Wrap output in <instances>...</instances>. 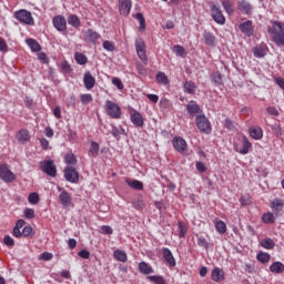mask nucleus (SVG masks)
I'll use <instances>...</instances> for the list:
<instances>
[{"mask_svg": "<svg viewBox=\"0 0 284 284\" xmlns=\"http://www.w3.org/2000/svg\"><path fill=\"white\" fill-rule=\"evenodd\" d=\"M267 32L271 34V39L274 43L284 47V23L282 21H271L267 27Z\"/></svg>", "mask_w": 284, "mask_h": 284, "instance_id": "1", "label": "nucleus"}, {"mask_svg": "<svg viewBox=\"0 0 284 284\" xmlns=\"http://www.w3.org/2000/svg\"><path fill=\"white\" fill-rule=\"evenodd\" d=\"M14 18L23 23V26H34V18H32V12L26 10V9H20L14 12Z\"/></svg>", "mask_w": 284, "mask_h": 284, "instance_id": "2", "label": "nucleus"}, {"mask_svg": "<svg viewBox=\"0 0 284 284\" xmlns=\"http://www.w3.org/2000/svg\"><path fill=\"white\" fill-rule=\"evenodd\" d=\"M196 128L203 134H211L212 133V124L210 120L205 115H197L195 119Z\"/></svg>", "mask_w": 284, "mask_h": 284, "instance_id": "3", "label": "nucleus"}, {"mask_svg": "<svg viewBox=\"0 0 284 284\" xmlns=\"http://www.w3.org/2000/svg\"><path fill=\"white\" fill-rule=\"evenodd\" d=\"M135 50L140 61H142L144 65H148V53L145 51V41H143V39L138 38L135 40Z\"/></svg>", "mask_w": 284, "mask_h": 284, "instance_id": "4", "label": "nucleus"}, {"mask_svg": "<svg viewBox=\"0 0 284 284\" xmlns=\"http://www.w3.org/2000/svg\"><path fill=\"white\" fill-rule=\"evenodd\" d=\"M211 17L215 23H219V26H225V16L223 14L221 7L211 4Z\"/></svg>", "mask_w": 284, "mask_h": 284, "instance_id": "5", "label": "nucleus"}, {"mask_svg": "<svg viewBox=\"0 0 284 284\" xmlns=\"http://www.w3.org/2000/svg\"><path fill=\"white\" fill-rule=\"evenodd\" d=\"M105 111L111 119H121V106L110 100L105 102Z\"/></svg>", "mask_w": 284, "mask_h": 284, "instance_id": "6", "label": "nucleus"}, {"mask_svg": "<svg viewBox=\"0 0 284 284\" xmlns=\"http://www.w3.org/2000/svg\"><path fill=\"white\" fill-rule=\"evenodd\" d=\"M0 179L4 183H12L13 181L17 180V175H14L12 173V171L10 170V168H8L7 164H1L0 165Z\"/></svg>", "mask_w": 284, "mask_h": 284, "instance_id": "7", "label": "nucleus"}, {"mask_svg": "<svg viewBox=\"0 0 284 284\" xmlns=\"http://www.w3.org/2000/svg\"><path fill=\"white\" fill-rule=\"evenodd\" d=\"M40 169L44 174H48V176H57V165H54L52 160L40 162Z\"/></svg>", "mask_w": 284, "mask_h": 284, "instance_id": "8", "label": "nucleus"}, {"mask_svg": "<svg viewBox=\"0 0 284 284\" xmlns=\"http://www.w3.org/2000/svg\"><path fill=\"white\" fill-rule=\"evenodd\" d=\"M64 179L69 183H79V172L72 165H68L64 169Z\"/></svg>", "mask_w": 284, "mask_h": 284, "instance_id": "9", "label": "nucleus"}, {"mask_svg": "<svg viewBox=\"0 0 284 284\" xmlns=\"http://www.w3.org/2000/svg\"><path fill=\"white\" fill-rule=\"evenodd\" d=\"M52 23L55 30H58V32H65V30L68 29V21L63 16L54 17Z\"/></svg>", "mask_w": 284, "mask_h": 284, "instance_id": "10", "label": "nucleus"}, {"mask_svg": "<svg viewBox=\"0 0 284 284\" xmlns=\"http://www.w3.org/2000/svg\"><path fill=\"white\" fill-rule=\"evenodd\" d=\"M120 14L128 17L130 10H132V0H119Z\"/></svg>", "mask_w": 284, "mask_h": 284, "instance_id": "11", "label": "nucleus"}, {"mask_svg": "<svg viewBox=\"0 0 284 284\" xmlns=\"http://www.w3.org/2000/svg\"><path fill=\"white\" fill-rule=\"evenodd\" d=\"M237 10L242 12V14H252V3L247 0H240L237 1Z\"/></svg>", "mask_w": 284, "mask_h": 284, "instance_id": "12", "label": "nucleus"}, {"mask_svg": "<svg viewBox=\"0 0 284 284\" xmlns=\"http://www.w3.org/2000/svg\"><path fill=\"white\" fill-rule=\"evenodd\" d=\"M240 30L245 37H252L254 34V27L252 26V20H247L240 24Z\"/></svg>", "mask_w": 284, "mask_h": 284, "instance_id": "13", "label": "nucleus"}, {"mask_svg": "<svg viewBox=\"0 0 284 284\" xmlns=\"http://www.w3.org/2000/svg\"><path fill=\"white\" fill-rule=\"evenodd\" d=\"M59 201L63 207H70L72 205V195L68 191H62L59 195Z\"/></svg>", "mask_w": 284, "mask_h": 284, "instance_id": "14", "label": "nucleus"}, {"mask_svg": "<svg viewBox=\"0 0 284 284\" xmlns=\"http://www.w3.org/2000/svg\"><path fill=\"white\" fill-rule=\"evenodd\" d=\"M83 83H84L85 90H92V88L97 85V79L92 77V73L85 72L83 77Z\"/></svg>", "mask_w": 284, "mask_h": 284, "instance_id": "15", "label": "nucleus"}, {"mask_svg": "<svg viewBox=\"0 0 284 284\" xmlns=\"http://www.w3.org/2000/svg\"><path fill=\"white\" fill-rule=\"evenodd\" d=\"M173 148L176 152H185L187 150V142L183 138L173 139Z\"/></svg>", "mask_w": 284, "mask_h": 284, "instance_id": "16", "label": "nucleus"}, {"mask_svg": "<svg viewBox=\"0 0 284 284\" xmlns=\"http://www.w3.org/2000/svg\"><path fill=\"white\" fill-rule=\"evenodd\" d=\"M163 258L171 267H176V260L170 248H163Z\"/></svg>", "mask_w": 284, "mask_h": 284, "instance_id": "17", "label": "nucleus"}, {"mask_svg": "<svg viewBox=\"0 0 284 284\" xmlns=\"http://www.w3.org/2000/svg\"><path fill=\"white\" fill-rule=\"evenodd\" d=\"M186 112L191 116H194V114H200L201 113V106H199V103H196V101H190L186 104Z\"/></svg>", "mask_w": 284, "mask_h": 284, "instance_id": "18", "label": "nucleus"}, {"mask_svg": "<svg viewBox=\"0 0 284 284\" xmlns=\"http://www.w3.org/2000/svg\"><path fill=\"white\" fill-rule=\"evenodd\" d=\"M211 278H212V281H215V283H221V281H223V278H225V272H223V270L216 267L212 271Z\"/></svg>", "mask_w": 284, "mask_h": 284, "instance_id": "19", "label": "nucleus"}, {"mask_svg": "<svg viewBox=\"0 0 284 284\" xmlns=\"http://www.w3.org/2000/svg\"><path fill=\"white\" fill-rule=\"evenodd\" d=\"M203 37L204 43L206 45H210L211 48H214V45H216V37H214V33L210 31H204Z\"/></svg>", "mask_w": 284, "mask_h": 284, "instance_id": "20", "label": "nucleus"}, {"mask_svg": "<svg viewBox=\"0 0 284 284\" xmlns=\"http://www.w3.org/2000/svg\"><path fill=\"white\" fill-rule=\"evenodd\" d=\"M248 132L252 139H254L255 141H261V139H263V129H261L260 126H252Z\"/></svg>", "mask_w": 284, "mask_h": 284, "instance_id": "21", "label": "nucleus"}, {"mask_svg": "<svg viewBox=\"0 0 284 284\" xmlns=\"http://www.w3.org/2000/svg\"><path fill=\"white\" fill-rule=\"evenodd\" d=\"M131 121L136 128H143L144 125L143 115H141L139 112L131 114Z\"/></svg>", "mask_w": 284, "mask_h": 284, "instance_id": "22", "label": "nucleus"}, {"mask_svg": "<svg viewBox=\"0 0 284 284\" xmlns=\"http://www.w3.org/2000/svg\"><path fill=\"white\" fill-rule=\"evenodd\" d=\"M17 139L22 144L28 143V141H30V132L26 129H21L17 134Z\"/></svg>", "mask_w": 284, "mask_h": 284, "instance_id": "23", "label": "nucleus"}, {"mask_svg": "<svg viewBox=\"0 0 284 284\" xmlns=\"http://www.w3.org/2000/svg\"><path fill=\"white\" fill-rule=\"evenodd\" d=\"M125 183H126V185H129V187H132V190H138V191L143 190V182H141L139 180L126 179Z\"/></svg>", "mask_w": 284, "mask_h": 284, "instance_id": "24", "label": "nucleus"}, {"mask_svg": "<svg viewBox=\"0 0 284 284\" xmlns=\"http://www.w3.org/2000/svg\"><path fill=\"white\" fill-rule=\"evenodd\" d=\"M262 222L266 225H272L276 222V216L272 212H266L262 215Z\"/></svg>", "mask_w": 284, "mask_h": 284, "instance_id": "25", "label": "nucleus"}, {"mask_svg": "<svg viewBox=\"0 0 284 284\" xmlns=\"http://www.w3.org/2000/svg\"><path fill=\"white\" fill-rule=\"evenodd\" d=\"M113 256L116 261H120V263H126L128 262V254L125 251L115 250L113 252Z\"/></svg>", "mask_w": 284, "mask_h": 284, "instance_id": "26", "label": "nucleus"}, {"mask_svg": "<svg viewBox=\"0 0 284 284\" xmlns=\"http://www.w3.org/2000/svg\"><path fill=\"white\" fill-rule=\"evenodd\" d=\"M87 39L91 42V43H97V41H99V39H101V34H99L97 31L89 29L87 31Z\"/></svg>", "mask_w": 284, "mask_h": 284, "instance_id": "27", "label": "nucleus"}, {"mask_svg": "<svg viewBox=\"0 0 284 284\" xmlns=\"http://www.w3.org/2000/svg\"><path fill=\"white\" fill-rule=\"evenodd\" d=\"M270 271L273 274H283L284 271V264L281 262H274L271 266H270Z\"/></svg>", "mask_w": 284, "mask_h": 284, "instance_id": "28", "label": "nucleus"}, {"mask_svg": "<svg viewBox=\"0 0 284 284\" xmlns=\"http://www.w3.org/2000/svg\"><path fill=\"white\" fill-rule=\"evenodd\" d=\"M251 148H252V143L250 142V140H247L246 136H243L242 149L240 150V154H247Z\"/></svg>", "mask_w": 284, "mask_h": 284, "instance_id": "29", "label": "nucleus"}, {"mask_svg": "<svg viewBox=\"0 0 284 284\" xmlns=\"http://www.w3.org/2000/svg\"><path fill=\"white\" fill-rule=\"evenodd\" d=\"M283 206H284V202L283 200H280V199H275L271 203V207L272 210H275L276 214H278V212L283 210Z\"/></svg>", "mask_w": 284, "mask_h": 284, "instance_id": "30", "label": "nucleus"}, {"mask_svg": "<svg viewBox=\"0 0 284 284\" xmlns=\"http://www.w3.org/2000/svg\"><path fill=\"white\" fill-rule=\"evenodd\" d=\"M261 245L262 247H264V250H274L276 243H274V240L265 237L264 240L261 241Z\"/></svg>", "mask_w": 284, "mask_h": 284, "instance_id": "31", "label": "nucleus"}, {"mask_svg": "<svg viewBox=\"0 0 284 284\" xmlns=\"http://www.w3.org/2000/svg\"><path fill=\"white\" fill-rule=\"evenodd\" d=\"M139 270L142 274H153L154 270H152V266L148 265L145 262H140Z\"/></svg>", "mask_w": 284, "mask_h": 284, "instance_id": "32", "label": "nucleus"}, {"mask_svg": "<svg viewBox=\"0 0 284 284\" xmlns=\"http://www.w3.org/2000/svg\"><path fill=\"white\" fill-rule=\"evenodd\" d=\"M27 44L31 48L32 52H41V44L34 39H28Z\"/></svg>", "mask_w": 284, "mask_h": 284, "instance_id": "33", "label": "nucleus"}, {"mask_svg": "<svg viewBox=\"0 0 284 284\" xmlns=\"http://www.w3.org/2000/svg\"><path fill=\"white\" fill-rule=\"evenodd\" d=\"M215 230L219 234H225L227 232V225L221 220L215 221Z\"/></svg>", "mask_w": 284, "mask_h": 284, "instance_id": "34", "label": "nucleus"}, {"mask_svg": "<svg viewBox=\"0 0 284 284\" xmlns=\"http://www.w3.org/2000/svg\"><path fill=\"white\" fill-rule=\"evenodd\" d=\"M222 7L224 8L226 14H234V4L230 0L222 1Z\"/></svg>", "mask_w": 284, "mask_h": 284, "instance_id": "35", "label": "nucleus"}, {"mask_svg": "<svg viewBox=\"0 0 284 284\" xmlns=\"http://www.w3.org/2000/svg\"><path fill=\"white\" fill-rule=\"evenodd\" d=\"M184 92H186L187 94H194V92H196V84H194V82L192 81L185 82Z\"/></svg>", "mask_w": 284, "mask_h": 284, "instance_id": "36", "label": "nucleus"}, {"mask_svg": "<svg viewBox=\"0 0 284 284\" xmlns=\"http://www.w3.org/2000/svg\"><path fill=\"white\" fill-rule=\"evenodd\" d=\"M172 51L174 52V54H176V57L185 59V49L181 44L173 45Z\"/></svg>", "mask_w": 284, "mask_h": 284, "instance_id": "37", "label": "nucleus"}, {"mask_svg": "<svg viewBox=\"0 0 284 284\" xmlns=\"http://www.w3.org/2000/svg\"><path fill=\"white\" fill-rule=\"evenodd\" d=\"M256 258L260 263H270V258H272V256L266 252H260L257 253Z\"/></svg>", "mask_w": 284, "mask_h": 284, "instance_id": "38", "label": "nucleus"}, {"mask_svg": "<svg viewBox=\"0 0 284 284\" xmlns=\"http://www.w3.org/2000/svg\"><path fill=\"white\" fill-rule=\"evenodd\" d=\"M68 23H69V26H72L73 28H79V26H81V20L79 19V17L71 14L68 18Z\"/></svg>", "mask_w": 284, "mask_h": 284, "instance_id": "39", "label": "nucleus"}, {"mask_svg": "<svg viewBox=\"0 0 284 284\" xmlns=\"http://www.w3.org/2000/svg\"><path fill=\"white\" fill-rule=\"evenodd\" d=\"M74 59L79 65H85V63H88V58L83 53L75 52Z\"/></svg>", "mask_w": 284, "mask_h": 284, "instance_id": "40", "label": "nucleus"}, {"mask_svg": "<svg viewBox=\"0 0 284 284\" xmlns=\"http://www.w3.org/2000/svg\"><path fill=\"white\" fill-rule=\"evenodd\" d=\"M64 163H67V165H77V156L73 153H68L64 156Z\"/></svg>", "mask_w": 284, "mask_h": 284, "instance_id": "41", "label": "nucleus"}, {"mask_svg": "<svg viewBox=\"0 0 284 284\" xmlns=\"http://www.w3.org/2000/svg\"><path fill=\"white\" fill-rule=\"evenodd\" d=\"M89 153L91 156H99V144L94 141L91 142V146L89 149Z\"/></svg>", "mask_w": 284, "mask_h": 284, "instance_id": "42", "label": "nucleus"}, {"mask_svg": "<svg viewBox=\"0 0 284 284\" xmlns=\"http://www.w3.org/2000/svg\"><path fill=\"white\" fill-rule=\"evenodd\" d=\"M253 54L254 57H256V59H263V57H265V49H263V47H255L253 50Z\"/></svg>", "mask_w": 284, "mask_h": 284, "instance_id": "43", "label": "nucleus"}, {"mask_svg": "<svg viewBox=\"0 0 284 284\" xmlns=\"http://www.w3.org/2000/svg\"><path fill=\"white\" fill-rule=\"evenodd\" d=\"M212 80L215 85H222L223 84V75H221L220 72H214L212 74Z\"/></svg>", "mask_w": 284, "mask_h": 284, "instance_id": "44", "label": "nucleus"}, {"mask_svg": "<svg viewBox=\"0 0 284 284\" xmlns=\"http://www.w3.org/2000/svg\"><path fill=\"white\" fill-rule=\"evenodd\" d=\"M224 128L231 132H234V130H236V124L231 119L226 118L224 120Z\"/></svg>", "mask_w": 284, "mask_h": 284, "instance_id": "45", "label": "nucleus"}, {"mask_svg": "<svg viewBox=\"0 0 284 284\" xmlns=\"http://www.w3.org/2000/svg\"><path fill=\"white\" fill-rule=\"evenodd\" d=\"M156 81H158V83H162L163 85H168V83H169L168 75H165V73H163V72H159L156 74Z\"/></svg>", "mask_w": 284, "mask_h": 284, "instance_id": "46", "label": "nucleus"}, {"mask_svg": "<svg viewBox=\"0 0 284 284\" xmlns=\"http://www.w3.org/2000/svg\"><path fill=\"white\" fill-rule=\"evenodd\" d=\"M28 201L31 205H37L40 201L39 193H31L28 197Z\"/></svg>", "mask_w": 284, "mask_h": 284, "instance_id": "47", "label": "nucleus"}, {"mask_svg": "<svg viewBox=\"0 0 284 284\" xmlns=\"http://www.w3.org/2000/svg\"><path fill=\"white\" fill-rule=\"evenodd\" d=\"M179 236L180 239H183V236H185V234H187V227L185 226V224H183V222H179Z\"/></svg>", "mask_w": 284, "mask_h": 284, "instance_id": "48", "label": "nucleus"}, {"mask_svg": "<svg viewBox=\"0 0 284 284\" xmlns=\"http://www.w3.org/2000/svg\"><path fill=\"white\" fill-rule=\"evenodd\" d=\"M81 103L83 105H88V103H92V94L85 93L81 95Z\"/></svg>", "mask_w": 284, "mask_h": 284, "instance_id": "49", "label": "nucleus"}, {"mask_svg": "<svg viewBox=\"0 0 284 284\" xmlns=\"http://www.w3.org/2000/svg\"><path fill=\"white\" fill-rule=\"evenodd\" d=\"M135 19L139 21L141 30H145V18L143 14L136 13Z\"/></svg>", "mask_w": 284, "mask_h": 284, "instance_id": "50", "label": "nucleus"}, {"mask_svg": "<svg viewBox=\"0 0 284 284\" xmlns=\"http://www.w3.org/2000/svg\"><path fill=\"white\" fill-rule=\"evenodd\" d=\"M197 245L200 247H204V250H209L210 248V243H207V240H205V237H199L197 239Z\"/></svg>", "mask_w": 284, "mask_h": 284, "instance_id": "51", "label": "nucleus"}, {"mask_svg": "<svg viewBox=\"0 0 284 284\" xmlns=\"http://www.w3.org/2000/svg\"><path fill=\"white\" fill-rule=\"evenodd\" d=\"M149 278L155 284H165V280L162 276L152 275Z\"/></svg>", "mask_w": 284, "mask_h": 284, "instance_id": "52", "label": "nucleus"}, {"mask_svg": "<svg viewBox=\"0 0 284 284\" xmlns=\"http://www.w3.org/2000/svg\"><path fill=\"white\" fill-rule=\"evenodd\" d=\"M3 242L8 247H14V240L10 235H6Z\"/></svg>", "mask_w": 284, "mask_h": 284, "instance_id": "53", "label": "nucleus"}, {"mask_svg": "<svg viewBox=\"0 0 284 284\" xmlns=\"http://www.w3.org/2000/svg\"><path fill=\"white\" fill-rule=\"evenodd\" d=\"M61 70L62 72H64V74H70V72H72V69L70 68V64L67 61L61 63Z\"/></svg>", "mask_w": 284, "mask_h": 284, "instance_id": "54", "label": "nucleus"}, {"mask_svg": "<svg viewBox=\"0 0 284 284\" xmlns=\"http://www.w3.org/2000/svg\"><path fill=\"white\" fill-rule=\"evenodd\" d=\"M103 48L108 50V52H114V44L111 41H104Z\"/></svg>", "mask_w": 284, "mask_h": 284, "instance_id": "55", "label": "nucleus"}, {"mask_svg": "<svg viewBox=\"0 0 284 284\" xmlns=\"http://www.w3.org/2000/svg\"><path fill=\"white\" fill-rule=\"evenodd\" d=\"M113 232L114 230H112V226L103 225L101 227V234L110 235V234H113Z\"/></svg>", "mask_w": 284, "mask_h": 284, "instance_id": "56", "label": "nucleus"}, {"mask_svg": "<svg viewBox=\"0 0 284 284\" xmlns=\"http://www.w3.org/2000/svg\"><path fill=\"white\" fill-rule=\"evenodd\" d=\"M195 168L197 170V172H207V166H205V164L203 162H196Z\"/></svg>", "mask_w": 284, "mask_h": 284, "instance_id": "57", "label": "nucleus"}, {"mask_svg": "<svg viewBox=\"0 0 284 284\" xmlns=\"http://www.w3.org/2000/svg\"><path fill=\"white\" fill-rule=\"evenodd\" d=\"M112 83L115 85V88H118V90H123V82H121V79L113 78Z\"/></svg>", "mask_w": 284, "mask_h": 284, "instance_id": "58", "label": "nucleus"}, {"mask_svg": "<svg viewBox=\"0 0 284 284\" xmlns=\"http://www.w3.org/2000/svg\"><path fill=\"white\" fill-rule=\"evenodd\" d=\"M23 214L26 219H34V211L32 209H24Z\"/></svg>", "mask_w": 284, "mask_h": 284, "instance_id": "59", "label": "nucleus"}, {"mask_svg": "<svg viewBox=\"0 0 284 284\" xmlns=\"http://www.w3.org/2000/svg\"><path fill=\"white\" fill-rule=\"evenodd\" d=\"M30 234H32V226L30 225L24 226L22 230V236L28 237L30 236Z\"/></svg>", "mask_w": 284, "mask_h": 284, "instance_id": "60", "label": "nucleus"}, {"mask_svg": "<svg viewBox=\"0 0 284 284\" xmlns=\"http://www.w3.org/2000/svg\"><path fill=\"white\" fill-rule=\"evenodd\" d=\"M40 258H41L42 261H52L53 255H52V253L44 252V253H42V254L40 255Z\"/></svg>", "mask_w": 284, "mask_h": 284, "instance_id": "61", "label": "nucleus"}, {"mask_svg": "<svg viewBox=\"0 0 284 284\" xmlns=\"http://www.w3.org/2000/svg\"><path fill=\"white\" fill-rule=\"evenodd\" d=\"M274 81H275L276 85H278V88H281V90H284V78H274Z\"/></svg>", "mask_w": 284, "mask_h": 284, "instance_id": "62", "label": "nucleus"}, {"mask_svg": "<svg viewBox=\"0 0 284 284\" xmlns=\"http://www.w3.org/2000/svg\"><path fill=\"white\" fill-rule=\"evenodd\" d=\"M78 256H80V258H90V253L88 252V250H81L78 253Z\"/></svg>", "mask_w": 284, "mask_h": 284, "instance_id": "63", "label": "nucleus"}, {"mask_svg": "<svg viewBox=\"0 0 284 284\" xmlns=\"http://www.w3.org/2000/svg\"><path fill=\"white\" fill-rule=\"evenodd\" d=\"M133 206L135 207V210H143V200H135L133 202Z\"/></svg>", "mask_w": 284, "mask_h": 284, "instance_id": "64", "label": "nucleus"}]
</instances>
